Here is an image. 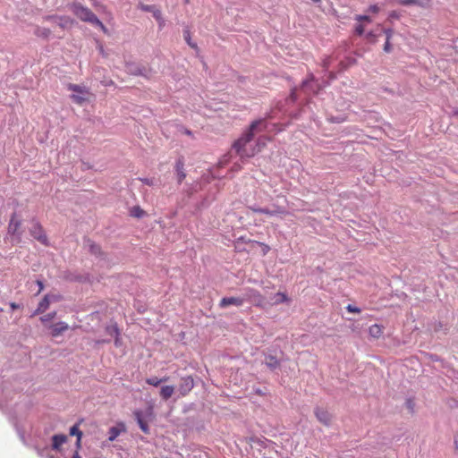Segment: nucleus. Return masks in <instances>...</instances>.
<instances>
[{
	"label": "nucleus",
	"mask_w": 458,
	"mask_h": 458,
	"mask_svg": "<svg viewBox=\"0 0 458 458\" xmlns=\"http://www.w3.org/2000/svg\"><path fill=\"white\" fill-rule=\"evenodd\" d=\"M388 18L390 20H393V19L398 20V19H400V13L397 11H392L389 13Z\"/></svg>",
	"instance_id": "obj_41"
},
{
	"label": "nucleus",
	"mask_w": 458,
	"mask_h": 458,
	"mask_svg": "<svg viewBox=\"0 0 458 458\" xmlns=\"http://www.w3.org/2000/svg\"><path fill=\"white\" fill-rule=\"evenodd\" d=\"M397 4L402 5H418L420 7H427L428 1L423 0H394Z\"/></svg>",
	"instance_id": "obj_16"
},
{
	"label": "nucleus",
	"mask_w": 458,
	"mask_h": 458,
	"mask_svg": "<svg viewBox=\"0 0 458 458\" xmlns=\"http://www.w3.org/2000/svg\"><path fill=\"white\" fill-rule=\"evenodd\" d=\"M330 64H331V57L330 56H327V57L323 59L322 65H323V67L326 70L328 69Z\"/></svg>",
	"instance_id": "obj_42"
},
{
	"label": "nucleus",
	"mask_w": 458,
	"mask_h": 458,
	"mask_svg": "<svg viewBox=\"0 0 458 458\" xmlns=\"http://www.w3.org/2000/svg\"><path fill=\"white\" fill-rule=\"evenodd\" d=\"M146 383L149 386H158L162 383V380H159L157 377H151L146 378Z\"/></svg>",
	"instance_id": "obj_30"
},
{
	"label": "nucleus",
	"mask_w": 458,
	"mask_h": 458,
	"mask_svg": "<svg viewBox=\"0 0 458 458\" xmlns=\"http://www.w3.org/2000/svg\"><path fill=\"white\" fill-rule=\"evenodd\" d=\"M315 415L317 419L324 425L328 426L331 422V414L323 408H316L315 409Z\"/></svg>",
	"instance_id": "obj_9"
},
{
	"label": "nucleus",
	"mask_w": 458,
	"mask_h": 458,
	"mask_svg": "<svg viewBox=\"0 0 458 458\" xmlns=\"http://www.w3.org/2000/svg\"><path fill=\"white\" fill-rule=\"evenodd\" d=\"M37 284H38V285L39 287L38 293H40L43 290V288H44L43 283L41 281L38 280Z\"/></svg>",
	"instance_id": "obj_48"
},
{
	"label": "nucleus",
	"mask_w": 458,
	"mask_h": 458,
	"mask_svg": "<svg viewBox=\"0 0 458 458\" xmlns=\"http://www.w3.org/2000/svg\"><path fill=\"white\" fill-rule=\"evenodd\" d=\"M30 235L35 238L37 241L41 242L42 244L47 246L48 245V240L47 237V234L42 227V225L37 222L33 221L31 227L30 228Z\"/></svg>",
	"instance_id": "obj_5"
},
{
	"label": "nucleus",
	"mask_w": 458,
	"mask_h": 458,
	"mask_svg": "<svg viewBox=\"0 0 458 458\" xmlns=\"http://www.w3.org/2000/svg\"><path fill=\"white\" fill-rule=\"evenodd\" d=\"M194 387V380L191 376H187L181 378L178 386V391L182 396H186Z\"/></svg>",
	"instance_id": "obj_7"
},
{
	"label": "nucleus",
	"mask_w": 458,
	"mask_h": 458,
	"mask_svg": "<svg viewBox=\"0 0 458 458\" xmlns=\"http://www.w3.org/2000/svg\"><path fill=\"white\" fill-rule=\"evenodd\" d=\"M368 11L372 13H377L380 11V8L377 4H372L369 7Z\"/></svg>",
	"instance_id": "obj_44"
},
{
	"label": "nucleus",
	"mask_w": 458,
	"mask_h": 458,
	"mask_svg": "<svg viewBox=\"0 0 458 458\" xmlns=\"http://www.w3.org/2000/svg\"><path fill=\"white\" fill-rule=\"evenodd\" d=\"M346 310H347L349 312H351V313H357V314L360 313V311H361L360 308L355 307V306H352V305H351V304H349V305L346 307Z\"/></svg>",
	"instance_id": "obj_37"
},
{
	"label": "nucleus",
	"mask_w": 458,
	"mask_h": 458,
	"mask_svg": "<svg viewBox=\"0 0 458 458\" xmlns=\"http://www.w3.org/2000/svg\"><path fill=\"white\" fill-rule=\"evenodd\" d=\"M366 38L368 40H369L372 43H376V41H377L376 35L371 31L367 33Z\"/></svg>",
	"instance_id": "obj_43"
},
{
	"label": "nucleus",
	"mask_w": 458,
	"mask_h": 458,
	"mask_svg": "<svg viewBox=\"0 0 458 458\" xmlns=\"http://www.w3.org/2000/svg\"><path fill=\"white\" fill-rule=\"evenodd\" d=\"M21 226V221L18 220L15 216L13 215L10 220V223H9V225H8V229H9V232L13 234H15L17 233L19 228Z\"/></svg>",
	"instance_id": "obj_19"
},
{
	"label": "nucleus",
	"mask_w": 458,
	"mask_h": 458,
	"mask_svg": "<svg viewBox=\"0 0 458 458\" xmlns=\"http://www.w3.org/2000/svg\"><path fill=\"white\" fill-rule=\"evenodd\" d=\"M390 40H391V39H387V38H386V43H385V45H384V51H385L386 53H390V52L392 51V45H391V43H390Z\"/></svg>",
	"instance_id": "obj_39"
},
{
	"label": "nucleus",
	"mask_w": 458,
	"mask_h": 458,
	"mask_svg": "<svg viewBox=\"0 0 458 458\" xmlns=\"http://www.w3.org/2000/svg\"><path fill=\"white\" fill-rule=\"evenodd\" d=\"M364 30H365V28L362 24H358L356 27H355V33L359 36H361L363 33H364Z\"/></svg>",
	"instance_id": "obj_38"
},
{
	"label": "nucleus",
	"mask_w": 458,
	"mask_h": 458,
	"mask_svg": "<svg viewBox=\"0 0 458 458\" xmlns=\"http://www.w3.org/2000/svg\"><path fill=\"white\" fill-rule=\"evenodd\" d=\"M154 18L157 21L159 28L162 29L165 26V20L163 19L162 13L156 12Z\"/></svg>",
	"instance_id": "obj_35"
},
{
	"label": "nucleus",
	"mask_w": 458,
	"mask_h": 458,
	"mask_svg": "<svg viewBox=\"0 0 458 458\" xmlns=\"http://www.w3.org/2000/svg\"><path fill=\"white\" fill-rule=\"evenodd\" d=\"M133 415H134V418L137 420V423L139 424L140 429L145 434H148L149 433V428H148V423L144 420L142 411H140V410H136V411H133Z\"/></svg>",
	"instance_id": "obj_11"
},
{
	"label": "nucleus",
	"mask_w": 458,
	"mask_h": 458,
	"mask_svg": "<svg viewBox=\"0 0 458 458\" xmlns=\"http://www.w3.org/2000/svg\"><path fill=\"white\" fill-rule=\"evenodd\" d=\"M70 435L77 437V443H76V445H77L78 448H80L81 447V437H82V432L79 429L78 424L72 426L70 428Z\"/></svg>",
	"instance_id": "obj_22"
},
{
	"label": "nucleus",
	"mask_w": 458,
	"mask_h": 458,
	"mask_svg": "<svg viewBox=\"0 0 458 458\" xmlns=\"http://www.w3.org/2000/svg\"><path fill=\"white\" fill-rule=\"evenodd\" d=\"M314 80H315L314 76L312 74H310V78L308 80H306L305 81H303L302 89L305 91H308L310 87V88L312 87V83L314 82Z\"/></svg>",
	"instance_id": "obj_31"
},
{
	"label": "nucleus",
	"mask_w": 458,
	"mask_h": 458,
	"mask_svg": "<svg viewBox=\"0 0 458 458\" xmlns=\"http://www.w3.org/2000/svg\"><path fill=\"white\" fill-rule=\"evenodd\" d=\"M70 10L81 21L89 22L97 26L103 31V33L108 34L107 28L89 8L82 5L81 3L74 2L70 4Z\"/></svg>",
	"instance_id": "obj_2"
},
{
	"label": "nucleus",
	"mask_w": 458,
	"mask_h": 458,
	"mask_svg": "<svg viewBox=\"0 0 458 458\" xmlns=\"http://www.w3.org/2000/svg\"><path fill=\"white\" fill-rule=\"evenodd\" d=\"M72 458H81V456H80L78 452H75V454H73Z\"/></svg>",
	"instance_id": "obj_51"
},
{
	"label": "nucleus",
	"mask_w": 458,
	"mask_h": 458,
	"mask_svg": "<svg viewBox=\"0 0 458 458\" xmlns=\"http://www.w3.org/2000/svg\"><path fill=\"white\" fill-rule=\"evenodd\" d=\"M68 90L72 91L71 99L75 104L81 106L86 102H89L93 98V94L90 92L89 89L73 83H69L67 85Z\"/></svg>",
	"instance_id": "obj_3"
},
{
	"label": "nucleus",
	"mask_w": 458,
	"mask_h": 458,
	"mask_svg": "<svg viewBox=\"0 0 458 458\" xmlns=\"http://www.w3.org/2000/svg\"><path fill=\"white\" fill-rule=\"evenodd\" d=\"M139 8L144 12L151 13L153 14V17H155L156 12H161L155 5H148V4H140Z\"/></svg>",
	"instance_id": "obj_26"
},
{
	"label": "nucleus",
	"mask_w": 458,
	"mask_h": 458,
	"mask_svg": "<svg viewBox=\"0 0 458 458\" xmlns=\"http://www.w3.org/2000/svg\"><path fill=\"white\" fill-rule=\"evenodd\" d=\"M159 380H162V383L163 382H166L168 380V377H164L162 378H159Z\"/></svg>",
	"instance_id": "obj_52"
},
{
	"label": "nucleus",
	"mask_w": 458,
	"mask_h": 458,
	"mask_svg": "<svg viewBox=\"0 0 458 458\" xmlns=\"http://www.w3.org/2000/svg\"><path fill=\"white\" fill-rule=\"evenodd\" d=\"M34 33L37 37L47 38L51 35V30L47 28L37 27Z\"/></svg>",
	"instance_id": "obj_23"
},
{
	"label": "nucleus",
	"mask_w": 458,
	"mask_h": 458,
	"mask_svg": "<svg viewBox=\"0 0 458 458\" xmlns=\"http://www.w3.org/2000/svg\"><path fill=\"white\" fill-rule=\"evenodd\" d=\"M186 40H187V43L189 44V46H190L191 47H192V48H196V47H197V45H196V44H194V43H191V38H190V37H189V36L186 38Z\"/></svg>",
	"instance_id": "obj_47"
},
{
	"label": "nucleus",
	"mask_w": 458,
	"mask_h": 458,
	"mask_svg": "<svg viewBox=\"0 0 458 458\" xmlns=\"http://www.w3.org/2000/svg\"><path fill=\"white\" fill-rule=\"evenodd\" d=\"M92 5L97 8L98 12L105 13L108 18L112 19V13L107 10L106 6L98 4L96 1H92Z\"/></svg>",
	"instance_id": "obj_25"
},
{
	"label": "nucleus",
	"mask_w": 458,
	"mask_h": 458,
	"mask_svg": "<svg viewBox=\"0 0 458 458\" xmlns=\"http://www.w3.org/2000/svg\"><path fill=\"white\" fill-rule=\"evenodd\" d=\"M245 301H251L256 307L263 308L265 305V297L256 289H246Z\"/></svg>",
	"instance_id": "obj_6"
},
{
	"label": "nucleus",
	"mask_w": 458,
	"mask_h": 458,
	"mask_svg": "<svg viewBox=\"0 0 458 458\" xmlns=\"http://www.w3.org/2000/svg\"><path fill=\"white\" fill-rule=\"evenodd\" d=\"M106 342L107 341H106V340H98V341H97V344H104V343H106Z\"/></svg>",
	"instance_id": "obj_53"
},
{
	"label": "nucleus",
	"mask_w": 458,
	"mask_h": 458,
	"mask_svg": "<svg viewBox=\"0 0 458 458\" xmlns=\"http://www.w3.org/2000/svg\"><path fill=\"white\" fill-rule=\"evenodd\" d=\"M67 441V437L65 435H55L52 437V448L54 450H59L61 445H63Z\"/></svg>",
	"instance_id": "obj_15"
},
{
	"label": "nucleus",
	"mask_w": 458,
	"mask_h": 458,
	"mask_svg": "<svg viewBox=\"0 0 458 458\" xmlns=\"http://www.w3.org/2000/svg\"><path fill=\"white\" fill-rule=\"evenodd\" d=\"M49 304H50V301L48 299V295H46L42 299V301L38 303V306L36 309V310L34 311L33 315L41 314V313L45 312L48 309Z\"/></svg>",
	"instance_id": "obj_18"
},
{
	"label": "nucleus",
	"mask_w": 458,
	"mask_h": 458,
	"mask_svg": "<svg viewBox=\"0 0 458 458\" xmlns=\"http://www.w3.org/2000/svg\"><path fill=\"white\" fill-rule=\"evenodd\" d=\"M106 331L108 335L112 336L120 335V330L116 325L108 326L106 328Z\"/></svg>",
	"instance_id": "obj_29"
},
{
	"label": "nucleus",
	"mask_w": 458,
	"mask_h": 458,
	"mask_svg": "<svg viewBox=\"0 0 458 458\" xmlns=\"http://www.w3.org/2000/svg\"><path fill=\"white\" fill-rule=\"evenodd\" d=\"M175 171L177 174L178 182L182 183L186 177V174L184 172V162L182 157L179 158L175 163Z\"/></svg>",
	"instance_id": "obj_12"
},
{
	"label": "nucleus",
	"mask_w": 458,
	"mask_h": 458,
	"mask_svg": "<svg viewBox=\"0 0 458 458\" xmlns=\"http://www.w3.org/2000/svg\"><path fill=\"white\" fill-rule=\"evenodd\" d=\"M249 208L254 213L274 216V214L272 213V209L264 208H256V207H250Z\"/></svg>",
	"instance_id": "obj_27"
},
{
	"label": "nucleus",
	"mask_w": 458,
	"mask_h": 458,
	"mask_svg": "<svg viewBox=\"0 0 458 458\" xmlns=\"http://www.w3.org/2000/svg\"><path fill=\"white\" fill-rule=\"evenodd\" d=\"M354 19L357 21H359V22H361V21H366L368 23L372 22L371 18L369 16H368V15H360V14H359V15H356Z\"/></svg>",
	"instance_id": "obj_36"
},
{
	"label": "nucleus",
	"mask_w": 458,
	"mask_h": 458,
	"mask_svg": "<svg viewBox=\"0 0 458 458\" xmlns=\"http://www.w3.org/2000/svg\"><path fill=\"white\" fill-rule=\"evenodd\" d=\"M265 363L271 369H275L278 368L280 365V362L277 360V358L273 355L267 356L265 359Z\"/></svg>",
	"instance_id": "obj_21"
},
{
	"label": "nucleus",
	"mask_w": 458,
	"mask_h": 458,
	"mask_svg": "<svg viewBox=\"0 0 458 458\" xmlns=\"http://www.w3.org/2000/svg\"><path fill=\"white\" fill-rule=\"evenodd\" d=\"M46 21H54L63 30L70 29L74 24V20L67 15H47L44 18Z\"/></svg>",
	"instance_id": "obj_4"
},
{
	"label": "nucleus",
	"mask_w": 458,
	"mask_h": 458,
	"mask_svg": "<svg viewBox=\"0 0 458 458\" xmlns=\"http://www.w3.org/2000/svg\"><path fill=\"white\" fill-rule=\"evenodd\" d=\"M384 33L386 34V38L387 39H391L394 34V30L392 29L384 30Z\"/></svg>",
	"instance_id": "obj_45"
},
{
	"label": "nucleus",
	"mask_w": 458,
	"mask_h": 458,
	"mask_svg": "<svg viewBox=\"0 0 458 458\" xmlns=\"http://www.w3.org/2000/svg\"><path fill=\"white\" fill-rule=\"evenodd\" d=\"M239 240L244 241V238L243 237H240Z\"/></svg>",
	"instance_id": "obj_57"
},
{
	"label": "nucleus",
	"mask_w": 458,
	"mask_h": 458,
	"mask_svg": "<svg viewBox=\"0 0 458 458\" xmlns=\"http://www.w3.org/2000/svg\"><path fill=\"white\" fill-rule=\"evenodd\" d=\"M266 128L263 120H257L251 123L250 127L244 131L233 145V148L236 154L241 157L249 158L254 157L257 153L260 152L265 147L266 142L263 139L259 138L255 145L250 144L256 131H262Z\"/></svg>",
	"instance_id": "obj_1"
},
{
	"label": "nucleus",
	"mask_w": 458,
	"mask_h": 458,
	"mask_svg": "<svg viewBox=\"0 0 458 458\" xmlns=\"http://www.w3.org/2000/svg\"><path fill=\"white\" fill-rule=\"evenodd\" d=\"M148 414H149V416H151V415H152V408H149V409H148Z\"/></svg>",
	"instance_id": "obj_54"
},
{
	"label": "nucleus",
	"mask_w": 458,
	"mask_h": 458,
	"mask_svg": "<svg viewBox=\"0 0 458 458\" xmlns=\"http://www.w3.org/2000/svg\"><path fill=\"white\" fill-rule=\"evenodd\" d=\"M245 301V299L243 297H224L221 299L219 302L220 308H226L228 306L233 305L236 307L242 306Z\"/></svg>",
	"instance_id": "obj_8"
},
{
	"label": "nucleus",
	"mask_w": 458,
	"mask_h": 458,
	"mask_svg": "<svg viewBox=\"0 0 458 458\" xmlns=\"http://www.w3.org/2000/svg\"><path fill=\"white\" fill-rule=\"evenodd\" d=\"M89 251L96 256L102 254L101 248L98 244H96L94 242H89Z\"/></svg>",
	"instance_id": "obj_28"
},
{
	"label": "nucleus",
	"mask_w": 458,
	"mask_h": 458,
	"mask_svg": "<svg viewBox=\"0 0 458 458\" xmlns=\"http://www.w3.org/2000/svg\"><path fill=\"white\" fill-rule=\"evenodd\" d=\"M272 213L274 214V216H283V215H286L287 211L283 207L274 206V208L272 209Z\"/></svg>",
	"instance_id": "obj_32"
},
{
	"label": "nucleus",
	"mask_w": 458,
	"mask_h": 458,
	"mask_svg": "<svg viewBox=\"0 0 458 458\" xmlns=\"http://www.w3.org/2000/svg\"><path fill=\"white\" fill-rule=\"evenodd\" d=\"M140 181L146 184V185H148V186H152L154 185V182H155V180L152 179V178H141Z\"/></svg>",
	"instance_id": "obj_40"
},
{
	"label": "nucleus",
	"mask_w": 458,
	"mask_h": 458,
	"mask_svg": "<svg viewBox=\"0 0 458 458\" xmlns=\"http://www.w3.org/2000/svg\"><path fill=\"white\" fill-rule=\"evenodd\" d=\"M291 98L294 101L296 98H297V96H296V90L293 89L291 93Z\"/></svg>",
	"instance_id": "obj_49"
},
{
	"label": "nucleus",
	"mask_w": 458,
	"mask_h": 458,
	"mask_svg": "<svg viewBox=\"0 0 458 458\" xmlns=\"http://www.w3.org/2000/svg\"><path fill=\"white\" fill-rule=\"evenodd\" d=\"M114 345L116 347H120L122 345V340L120 338V335H115L114 336Z\"/></svg>",
	"instance_id": "obj_46"
},
{
	"label": "nucleus",
	"mask_w": 458,
	"mask_h": 458,
	"mask_svg": "<svg viewBox=\"0 0 458 458\" xmlns=\"http://www.w3.org/2000/svg\"><path fill=\"white\" fill-rule=\"evenodd\" d=\"M312 1L315 2V3H319L320 2V0H312Z\"/></svg>",
	"instance_id": "obj_56"
},
{
	"label": "nucleus",
	"mask_w": 458,
	"mask_h": 458,
	"mask_svg": "<svg viewBox=\"0 0 458 458\" xmlns=\"http://www.w3.org/2000/svg\"><path fill=\"white\" fill-rule=\"evenodd\" d=\"M56 316V312L54 311V312H51V313H48V314H46L42 317H40V320L42 323L46 324L47 322H49L51 320H53Z\"/></svg>",
	"instance_id": "obj_33"
},
{
	"label": "nucleus",
	"mask_w": 458,
	"mask_h": 458,
	"mask_svg": "<svg viewBox=\"0 0 458 458\" xmlns=\"http://www.w3.org/2000/svg\"><path fill=\"white\" fill-rule=\"evenodd\" d=\"M51 335L54 337H56L62 335L64 331H66L69 327L65 322H58L55 325L50 326Z\"/></svg>",
	"instance_id": "obj_13"
},
{
	"label": "nucleus",
	"mask_w": 458,
	"mask_h": 458,
	"mask_svg": "<svg viewBox=\"0 0 458 458\" xmlns=\"http://www.w3.org/2000/svg\"><path fill=\"white\" fill-rule=\"evenodd\" d=\"M244 242H250V240L244 241ZM251 242H255V243H257V244L261 246L263 255H267L268 253V251L270 250V247L267 244H266V243L256 242V241H251Z\"/></svg>",
	"instance_id": "obj_34"
},
{
	"label": "nucleus",
	"mask_w": 458,
	"mask_h": 458,
	"mask_svg": "<svg viewBox=\"0 0 458 458\" xmlns=\"http://www.w3.org/2000/svg\"><path fill=\"white\" fill-rule=\"evenodd\" d=\"M126 431V427H125V424L123 422H119L117 424V426L115 427H112L109 428V431H108V440L110 442H113L114 441L117 437L122 433V432H125Z\"/></svg>",
	"instance_id": "obj_10"
},
{
	"label": "nucleus",
	"mask_w": 458,
	"mask_h": 458,
	"mask_svg": "<svg viewBox=\"0 0 458 458\" xmlns=\"http://www.w3.org/2000/svg\"><path fill=\"white\" fill-rule=\"evenodd\" d=\"M10 306H11V308H12L13 310H16V309H18V308H19V305H18V304H16L15 302H12V303L10 304Z\"/></svg>",
	"instance_id": "obj_50"
},
{
	"label": "nucleus",
	"mask_w": 458,
	"mask_h": 458,
	"mask_svg": "<svg viewBox=\"0 0 458 458\" xmlns=\"http://www.w3.org/2000/svg\"><path fill=\"white\" fill-rule=\"evenodd\" d=\"M175 387L174 386H163L160 388L159 395L164 401H167L174 394Z\"/></svg>",
	"instance_id": "obj_14"
},
{
	"label": "nucleus",
	"mask_w": 458,
	"mask_h": 458,
	"mask_svg": "<svg viewBox=\"0 0 458 458\" xmlns=\"http://www.w3.org/2000/svg\"><path fill=\"white\" fill-rule=\"evenodd\" d=\"M290 299L284 293H277L273 297V305H278L284 302H288Z\"/></svg>",
	"instance_id": "obj_20"
},
{
	"label": "nucleus",
	"mask_w": 458,
	"mask_h": 458,
	"mask_svg": "<svg viewBox=\"0 0 458 458\" xmlns=\"http://www.w3.org/2000/svg\"><path fill=\"white\" fill-rule=\"evenodd\" d=\"M384 332V327L378 324H374L369 327V334L373 338H379Z\"/></svg>",
	"instance_id": "obj_17"
},
{
	"label": "nucleus",
	"mask_w": 458,
	"mask_h": 458,
	"mask_svg": "<svg viewBox=\"0 0 458 458\" xmlns=\"http://www.w3.org/2000/svg\"><path fill=\"white\" fill-rule=\"evenodd\" d=\"M454 444H455L456 447L458 448V440L457 439L454 441Z\"/></svg>",
	"instance_id": "obj_55"
},
{
	"label": "nucleus",
	"mask_w": 458,
	"mask_h": 458,
	"mask_svg": "<svg viewBox=\"0 0 458 458\" xmlns=\"http://www.w3.org/2000/svg\"><path fill=\"white\" fill-rule=\"evenodd\" d=\"M130 215L133 217L140 218L144 216L145 211L140 206H134L130 209Z\"/></svg>",
	"instance_id": "obj_24"
}]
</instances>
